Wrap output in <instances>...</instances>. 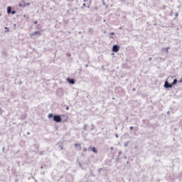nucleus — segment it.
<instances>
[{
  "instance_id": "1",
  "label": "nucleus",
  "mask_w": 182,
  "mask_h": 182,
  "mask_svg": "<svg viewBox=\"0 0 182 182\" xmlns=\"http://www.w3.org/2000/svg\"><path fill=\"white\" fill-rule=\"evenodd\" d=\"M174 85H177V79H174L173 83L170 84L168 81L165 82L164 87H166V89H170L171 87H173Z\"/></svg>"
},
{
  "instance_id": "2",
  "label": "nucleus",
  "mask_w": 182,
  "mask_h": 182,
  "mask_svg": "<svg viewBox=\"0 0 182 182\" xmlns=\"http://www.w3.org/2000/svg\"><path fill=\"white\" fill-rule=\"evenodd\" d=\"M53 120L54 122H56V123H60V122H62V118L60 117V115H54Z\"/></svg>"
},
{
  "instance_id": "3",
  "label": "nucleus",
  "mask_w": 182,
  "mask_h": 182,
  "mask_svg": "<svg viewBox=\"0 0 182 182\" xmlns=\"http://www.w3.org/2000/svg\"><path fill=\"white\" fill-rule=\"evenodd\" d=\"M120 50V47L119 46H113L112 47V52L117 53L119 52V50Z\"/></svg>"
},
{
  "instance_id": "4",
  "label": "nucleus",
  "mask_w": 182,
  "mask_h": 182,
  "mask_svg": "<svg viewBox=\"0 0 182 182\" xmlns=\"http://www.w3.org/2000/svg\"><path fill=\"white\" fill-rule=\"evenodd\" d=\"M36 35H38V36H41V31H36L31 34H30L31 38H33V36H36Z\"/></svg>"
},
{
  "instance_id": "5",
  "label": "nucleus",
  "mask_w": 182,
  "mask_h": 182,
  "mask_svg": "<svg viewBox=\"0 0 182 182\" xmlns=\"http://www.w3.org/2000/svg\"><path fill=\"white\" fill-rule=\"evenodd\" d=\"M68 82L70 85H75V80H73V79L68 78Z\"/></svg>"
},
{
  "instance_id": "6",
  "label": "nucleus",
  "mask_w": 182,
  "mask_h": 182,
  "mask_svg": "<svg viewBox=\"0 0 182 182\" xmlns=\"http://www.w3.org/2000/svg\"><path fill=\"white\" fill-rule=\"evenodd\" d=\"M12 13V8L11 6L7 7V14H11Z\"/></svg>"
},
{
  "instance_id": "7",
  "label": "nucleus",
  "mask_w": 182,
  "mask_h": 182,
  "mask_svg": "<svg viewBox=\"0 0 182 182\" xmlns=\"http://www.w3.org/2000/svg\"><path fill=\"white\" fill-rule=\"evenodd\" d=\"M80 144H75V147L77 148L79 147L80 150H81L82 147L80 146Z\"/></svg>"
},
{
  "instance_id": "8",
  "label": "nucleus",
  "mask_w": 182,
  "mask_h": 182,
  "mask_svg": "<svg viewBox=\"0 0 182 182\" xmlns=\"http://www.w3.org/2000/svg\"><path fill=\"white\" fill-rule=\"evenodd\" d=\"M92 151H93V153H97V149H96L95 147L92 148Z\"/></svg>"
},
{
  "instance_id": "9",
  "label": "nucleus",
  "mask_w": 182,
  "mask_h": 182,
  "mask_svg": "<svg viewBox=\"0 0 182 182\" xmlns=\"http://www.w3.org/2000/svg\"><path fill=\"white\" fill-rule=\"evenodd\" d=\"M48 117H49V119L53 117V114H49Z\"/></svg>"
},
{
  "instance_id": "10",
  "label": "nucleus",
  "mask_w": 182,
  "mask_h": 182,
  "mask_svg": "<svg viewBox=\"0 0 182 182\" xmlns=\"http://www.w3.org/2000/svg\"><path fill=\"white\" fill-rule=\"evenodd\" d=\"M11 14H12V15H15V14H16V11H11Z\"/></svg>"
},
{
  "instance_id": "11",
  "label": "nucleus",
  "mask_w": 182,
  "mask_h": 182,
  "mask_svg": "<svg viewBox=\"0 0 182 182\" xmlns=\"http://www.w3.org/2000/svg\"><path fill=\"white\" fill-rule=\"evenodd\" d=\"M5 29H6V32H9V28L6 27Z\"/></svg>"
},
{
  "instance_id": "12",
  "label": "nucleus",
  "mask_w": 182,
  "mask_h": 182,
  "mask_svg": "<svg viewBox=\"0 0 182 182\" xmlns=\"http://www.w3.org/2000/svg\"><path fill=\"white\" fill-rule=\"evenodd\" d=\"M83 6H85V7L87 6V8H89V6H87L86 4H84Z\"/></svg>"
},
{
  "instance_id": "13",
  "label": "nucleus",
  "mask_w": 182,
  "mask_h": 182,
  "mask_svg": "<svg viewBox=\"0 0 182 182\" xmlns=\"http://www.w3.org/2000/svg\"><path fill=\"white\" fill-rule=\"evenodd\" d=\"M35 25L38 23V21H34Z\"/></svg>"
},
{
  "instance_id": "14",
  "label": "nucleus",
  "mask_w": 182,
  "mask_h": 182,
  "mask_svg": "<svg viewBox=\"0 0 182 182\" xmlns=\"http://www.w3.org/2000/svg\"><path fill=\"white\" fill-rule=\"evenodd\" d=\"M110 35H112V36H113V35H114V33H110Z\"/></svg>"
},
{
  "instance_id": "15",
  "label": "nucleus",
  "mask_w": 182,
  "mask_h": 182,
  "mask_svg": "<svg viewBox=\"0 0 182 182\" xmlns=\"http://www.w3.org/2000/svg\"><path fill=\"white\" fill-rule=\"evenodd\" d=\"M130 130H133V127H130Z\"/></svg>"
},
{
  "instance_id": "16",
  "label": "nucleus",
  "mask_w": 182,
  "mask_h": 182,
  "mask_svg": "<svg viewBox=\"0 0 182 182\" xmlns=\"http://www.w3.org/2000/svg\"><path fill=\"white\" fill-rule=\"evenodd\" d=\"M66 110H69V107H68L66 108Z\"/></svg>"
},
{
  "instance_id": "17",
  "label": "nucleus",
  "mask_w": 182,
  "mask_h": 182,
  "mask_svg": "<svg viewBox=\"0 0 182 182\" xmlns=\"http://www.w3.org/2000/svg\"><path fill=\"white\" fill-rule=\"evenodd\" d=\"M84 2H87V0H84Z\"/></svg>"
},
{
  "instance_id": "18",
  "label": "nucleus",
  "mask_w": 182,
  "mask_h": 182,
  "mask_svg": "<svg viewBox=\"0 0 182 182\" xmlns=\"http://www.w3.org/2000/svg\"><path fill=\"white\" fill-rule=\"evenodd\" d=\"M110 38H111L112 39H113V37L111 36Z\"/></svg>"
},
{
  "instance_id": "19",
  "label": "nucleus",
  "mask_w": 182,
  "mask_h": 182,
  "mask_svg": "<svg viewBox=\"0 0 182 182\" xmlns=\"http://www.w3.org/2000/svg\"><path fill=\"white\" fill-rule=\"evenodd\" d=\"M66 119H68V117H66Z\"/></svg>"
}]
</instances>
